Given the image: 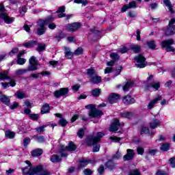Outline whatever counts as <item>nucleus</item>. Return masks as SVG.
I'll use <instances>...</instances> for the list:
<instances>
[{"label":"nucleus","instance_id":"f8f14e48","mask_svg":"<svg viewBox=\"0 0 175 175\" xmlns=\"http://www.w3.org/2000/svg\"><path fill=\"white\" fill-rule=\"evenodd\" d=\"M76 148H77V147L75 145V144H73L72 142H69L68 146H62L60 148L62 151H75V150H76Z\"/></svg>","mask_w":175,"mask_h":175},{"label":"nucleus","instance_id":"0e129e2a","mask_svg":"<svg viewBox=\"0 0 175 175\" xmlns=\"http://www.w3.org/2000/svg\"><path fill=\"white\" fill-rule=\"evenodd\" d=\"M129 175H142L140 172L137 170H134L133 171L131 172Z\"/></svg>","mask_w":175,"mask_h":175},{"label":"nucleus","instance_id":"bf43d9fd","mask_svg":"<svg viewBox=\"0 0 175 175\" xmlns=\"http://www.w3.org/2000/svg\"><path fill=\"white\" fill-rule=\"evenodd\" d=\"M137 154H139V155H143V154H144V148H142V147H138L137 148Z\"/></svg>","mask_w":175,"mask_h":175},{"label":"nucleus","instance_id":"a878e982","mask_svg":"<svg viewBox=\"0 0 175 175\" xmlns=\"http://www.w3.org/2000/svg\"><path fill=\"white\" fill-rule=\"evenodd\" d=\"M47 113H50V105L44 104L41 109V114H46Z\"/></svg>","mask_w":175,"mask_h":175},{"label":"nucleus","instance_id":"864d4df0","mask_svg":"<svg viewBox=\"0 0 175 175\" xmlns=\"http://www.w3.org/2000/svg\"><path fill=\"white\" fill-rule=\"evenodd\" d=\"M40 175H50V172L47 170H43V167H42L41 170L38 172Z\"/></svg>","mask_w":175,"mask_h":175},{"label":"nucleus","instance_id":"0eeeda50","mask_svg":"<svg viewBox=\"0 0 175 175\" xmlns=\"http://www.w3.org/2000/svg\"><path fill=\"white\" fill-rule=\"evenodd\" d=\"M154 76L150 75L148 79H147V82L149 83L148 85L146 87V90H148L149 88H154V90H158L159 87H161V85L159 83H155V81H152L153 79Z\"/></svg>","mask_w":175,"mask_h":175},{"label":"nucleus","instance_id":"13d9d810","mask_svg":"<svg viewBox=\"0 0 175 175\" xmlns=\"http://www.w3.org/2000/svg\"><path fill=\"white\" fill-rule=\"evenodd\" d=\"M29 143H31V139H29V138H25V139H23V146H24L25 147H27V146L28 144H29Z\"/></svg>","mask_w":175,"mask_h":175},{"label":"nucleus","instance_id":"423d86ee","mask_svg":"<svg viewBox=\"0 0 175 175\" xmlns=\"http://www.w3.org/2000/svg\"><path fill=\"white\" fill-rule=\"evenodd\" d=\"M134 59L137 61V64H135L137 68H146L147 66V63L146 62V57L142 55H138L136 56Z\"/></svg>","mask_w":175,"mask_h":175},{"label":"nucleus","instance_id":"6e6552de","mask_svg":"<svg viewBox=\"0 0 175 175\" xmlns=\"http://www.w3.org/2000/svg\"><path fill=\"white\" fill-rule=\"evenodd\" d=\"M68 92L69 89L68 88H63L55 91L53 95L55 98H61V96H66Z\"/></svg>","mask_w":175,"mask_h":175},{"label":"nucleus","instance_id":"f257e3e1","mask_svg":"<svg viewBox=\"0 0 175 175\" xmlns=\"http://www.w3.org/2000/svg\"><path fill=\"white\" fill-rule=\"evenodd\" d=\"M105 134L103 133L99 132L97 133L96 137L89 136L86 139V143L88 146H93V152H98L100 148V146L98 145L96 143L100 141V139L103 137Z\"/></svg>","mask_w":175,"mask_h":175},{"label":"nucleus","instance_id":"c9c22d12","mask_svg":"<svg viewBox=\"0 0 175 175\" xmlns=\"http://www.w3.org/2000/svg\"><path fill=\"white\" fill-rule=\"evenodd\" d=\"M38 65L39 64H29L27 68V72H33L35 70H38Z\"/></svg>","mask_w":175,"mask_h":175},{"label":"nucleus","instance_id":"9b49d317","mask_svg":"<svg viewBox=\"0 0 175 175\" xmlns=\"http://www.w3.org/2000/svg\"><path fill=\"white\" fill-rule=\"evenodd\" d=\"M103 115V112L102 111L98 110V109H91V111L89 113L90 117H92V118H98V117H100V116Z\"/></svg>","mask_w":175,"mask_h":175},{"label":"nucleus","instance_id":"c03bdc74","mask_svg":"<svg viewBox=\"0 0 175 175\" xmlns=\"http://www.w3.org/2000/svg\"><path fill=\"white\" fill-rule=\"evenodd\" d=\"M16 62L18 65H24L27 62V59L25 58L18 57Z\"/></svg>","mask_w":175,"mask_h":175},{"label":"nucleus","instance_id":"09e8293b","mask_svg":"<svg viewBox=\"0 0 175 175\" xmlns=\"http://www.w3.org/2000/svg\"><path fill=\"white\" fill-rule=\"evenodd\" d=\"M44 128H46V126H41L38 128H36V131L37 133H42V132H44Z\"/></svg>","mask_w":175,"mask_h":175},{"label":"nucleus","instance_id":"6e6d98bb","mask_svg":"<svg viewBox=\"0 0 175 175\" xmlns=\"http://www.w3.org/2000/svg\"><path fill=\"white\" fill-rule=\"evenodd\" d=\"M158 152V150L157 149H149L148 154L149 155H155Z\"/></svg>","mask_w":175,"mask_h":175},{"label":"nucleus","instance_id":"e433bc0d","mask_svg":"<svg viewBox=\"0 0 175 175\" xmlns=\"http://www.w3.org/2000/svg\"><path fill=\"white\" fill-rule=\"evenodd\" d=\"M46 50V45L43 43H40L38 44L37 51L38 53H42V51H44Z\"/></svg>","mask_w":175,"mask_h":175},{"label":"nucleus","instance_id":"bb28decb","mask_svg":"<svg viewBox=\"0 0 175 175\" xmlns=\"http://www.w3.org/2000/svg\"><path fill=\"white\" fill-rule=\"evenodd\" d=\"M42 154H43V150L40 148L35 149L31 152V155L33 157H40Z\"/></svg>","mask_w":175,"mask_h":175},{"label":"nucleus","instance_id":"20e7f679","mask_svg":"<svg viewBox=\"0 0 175 175\" xmlns=\"http://www.w3.org/2000/svg\"><path fill=\"white\" fill-rule=\"evenodd\" d=\"M0 17L4 20L6 24H12L14 21V18H10L8 14L5 12V6L0 5Z\"/></svg>","mask_w":175,"mask_h":175},{"label":"nucleus","instance_id":"58836bf2","mask_svg":"<svg viewBox=\"0 0 175 175\" xmlns=\"http://www.w3.org/2000/svg\"><path fill=\"white\" fill-rule=\"evenodd\" d=\"M29 64L39 65V63L38 62V59H36V57L35 56H31L30 57V59H29Z\"/></svg>","mask_w":175,"mask_h":175},{"label":"nucleus","instance_id":"dca6fc26","mask_svg":"<svg viewBox=\"0 0 175 175\" xmlns=\"http://www.w3.org/2000/svg\"><path fill=\"white\" fill-rule=\"evenodd\" d=\"M64 51L65 57L67 58V59H71L73 55H75V53L70 51V47L64 46Z\"/></svg>","mask_w":175,"mask_h":175},{"label":"nucleus","instance_id":"39448f33","mask_svg":"<svg viewBox=\"0 0 175 175\" xmlns=\"http://www.w3.org/2000/svg\"><path fill=\"white\" fill-rule=\"evenodd\" d=\"M161 47L166 49L167 52H174V47L171 46L172 44H174V40L172 39L165 40L161 42Z\"/></svg>","mask_w":175,"mask_h":175},{"label":"nucleus","instance_id":"f03ea898","mask_svg":"<svg viewBox=\"0 0 175 175\" xmlns=\"http://www.w3.org/2000/svg\"><path fill=\"white\" fill-rule=\"evenodd\" d=\"M51 21H54V18L53 16H49L45 20L39 19L37 21V32L36 34L38 36H42V35H44L46 33V25L51 23Z\"/></svg>","mask_w":175,"mask_h":175},{"label":"nucleus","instance_id":"052dcab7","mask_svg":"<svg viewBox=\"0 0 175 175\" xmlns=\"http://www.w3.org/2000/svg\"><path fill=\"white\" fill-rule=\"evenodd\" d=\"M128 16H129V17L134 18L137 16V14H136V12L135 11H130L128 13Z\"/></svg>","mask_w":175,"mask_h":175},{"label":"nucleus","instance_id":"aec40b11","mask_svg":"<svg viewBox=\"0 0 175 175\" xmlns=\"http://www.w3.org/2000/svg\"><path fill=\"white\" fill-rule=\"evenodd\" d=\"M90 83H92L93 84H99L100 81H102V78L98 75H94L90 79Z\"/></svg>","mask_w":175,"mask_h":175},{"label":"nucleus","instance_id":"9d476101","mask_svg":"<svg viewBox=\"0 0 175 175\" xmlns=\"http://www.w3.org/2000/svg\"><path fill=\"white\" fill-rule=\"evenodd\" d=\"M126 154L123 157L124 161H132L135 158L136 152L132 149H127Z\"/></svg>","mask_w":175,"mask_h":175},{"label":"nucleus","instance_id":"338daca9","mask_svg":"<svg viewBox=\"0 0 175 175\" xmlns=\"http://www.w3.org/2000/svg\"><path fill=\"white\" fill-rule=\"evenodd\" d=\"M156 175H169V174L165 171L158 170L156 173Z\"/></svg>","mask_w":175,"mask_h":175},{"label":"nucleus","instance_id":"ddd939ff","mask_svg":"<svg viewBox=\"0 0 175 175\" xmlns=\"http://www.w3.org/2000/svg\"><path fill=\"white\" fill-rule=\"evenodd\" d=\"M120 125H121V124L120 123V120L116 119L113 121V122L111 124V125L109 128V131L111 132H117V131H118V128H119Z\"/></svg>","mask_w":175,"mask_h":175},{"label":"nucleus","instance_id":"79ce46f5","mask_svg":"<svg viewBox=\"0 0 175 175\" xmlns=\"http://www.w3.org/2000/svg\"><path fill=\"white\" fill-rule=\"evenodd\" d=\"M87 75L88 76H90L91 79L93 76H96V73H95V70L92 68L88 69Z\"/></svg>","mask_w":175,"mask_h":175},{"label":"nucleus","instance_id":"f3484780","mask_svg":"<svg viewBox=\"0 0 175 175\" xmlns=\"http://www.w3.org/2000/svg\"><path fill=\"white\" fill-rule=\"evenodd\" d=\"M159 100H162V96H159L157 98L151 100L149 103V104L148 105V109L151 110V109H152V107H154V106H155V105H157V103H158V102H159Z\"/></svg>","mask_w":175,"mask_h":175},{"label":"nucleus","instance_id":"412c9836","mask_svg":"<svg viewBox=\"0 0 175 175\" xmlns=\"http://www.w3.org/2000/svg\"><path fill=\"white\" fill-rule=\"evenodd\" d=\"M161 125V121L153 119L150 122V126L152 129H155V128H158Z\"/></svg>","mask_w":175,"mask_h":175},{"label":"nucleus","instance_id":"5701e85b","mask_svg":"<svg viewBox=\"0 0 175 175\" xmlns=\"http://www.w3.org/2000/svg\"><path fill=\"white\" fill-rule=\"evenodd\" d=\"M0 100L2 103H4V105H9L10 103V99L5 95L0 94Z\"/></svg>","mask_w":175,"mask_h":175},{"label":"nucleus","instance_id":"774afa93","mask_svg":"<svg viewBox=\"0 0 175 175\" xmlns=\"http://www.w3.org/2000/svg\"><path fill=\"white\" fill-rule=\"evenodd\" d=\"M83 173L85 175H92V172L91 170L90 169H85L84 171H83Z\"/></svg>","mask_w":175,"mask_h":175},{"label":"nucleus","instance_id":"4be33fe9","mask_svg":"<svg viewBox=\"0 0 175 175\" xmlns=\"http://www.w3.org/2000/svg\"><path fill=\"white\" fill-rule=\"evenodd\" d=\"M175 33V26L170 27L168 26L167 29L165 30V35L166 36H170V35H174Z\"/></svg>","mask_w":175,"mask_h":175},{"label":"nucleus","instance_id":"473e14b6","mask_svg":"<svg viewBox=\"0 0 175 175\" xmlns=\"http://www.w3.org/2000/svg\"><path fill=\"white\" fill-rule=\"evenodd\" d=\"M15 96H16V98H18V99H24L25 98H28V96H27V94H25L23 92H18L15 93Z\"/></svg>","mask_w":175,"mask_h":175},{"label":"nucleus","instance_id":"69168bd1","mask_svg":"<svg viewBox=\"0 0 175 175\" xmlns=\"http://www.w3.org/2000/svg\"><path fill=\"white\" fill-rule=\"evenodd\" d=\"M29 118L31 120H38L39 118V114H30Z\"/></svg>","mask_w":175,"mask_h":175},{"label":"nucleus","instance_id":"b1692460","mask_svg":"<svg viewBox=\"0 0 175 175\" xmlns=\"http://www.w3.org/2000/svg\"><path fill=\"white\" fill-rule=\"evenodd\" d=\"M133 84L134 83L132 81H127V83H126V84L123 87V90L124 91V92H128L129 88H131V87H133Z\"/></svg>","mask_w":175,"mask_h":175},{"label":"nucleus","instance_id":"de8ad7c7","mask_svg":"<svg viewBox=\"0 0 175 175\" xmlns=\"http://www.w3.org/2000/svg\"><path fill=\"white\" fill-rule=\"evenodd\" d=\"M169 148H170L169 144H163L161 146V150L162 151H167V150H169Z\"/></svg>","mask_w":175,"mask_h":175},{"label":"nucleus","instance_id":"680f3d73","mask_svg":"<svg viewBox=\"0 0 175 175\" xmlns=\"http://www.w3.org/2000/svg\"><path fill=\"white\" fill-rule=\"evenodd\" d=\"M18 53V48H14L10 53V55H14V54H17Z\"/></svg>","mask_w":175,"mask_h":175},{"label":"nucleus","instance_id":"a211bd4d","mask_svg":"<svg viewBox=\"0 0 175 175\" xmlns=\"http://www.w3.org/2000/svg\"><path fill=\"white\" fill-rule=\"evenodd\" d=\"M123 103L124 105H132V103H135V98H132V96L127 95L123 98Z\"/></svg>","mask_w":175,"mask_h":175},{"label":"nucleus","instance_id":"8fccbe9b","mask_svg":"<svg viewBox=\"0 0 175 175\" xmlns=\"http://www.w3.org/2000/svg\"><path fill=\"white\" fill-rule=\"evenodd\" d=\"M169 163L171 167H175V157H172L169 160Z\"/></svg>","mask_w":175,"mask_h":175},{"label":"nucleus","instance_id":"37998d69","mask_svg":"<svg viewBox=\"0 0 175 175\" xmlns=\"http://www.w3.org/2000/svg\"><path fill=\"white\" fill-rule=\"evenodd\" d=\"M147 45L149 49H152V50L155 49V42H154V40L148 41Z\"/></svg>","mask_w":175,"mask_h":175},{"label":"nucleus","instance_id":"c756f323","mask_svg":"<svg viewBox=\"0 0 175 175\" xmlns=\"http://www.w3.org/2000/svg\"><path fill=\"white\" fill-rule=\"evenodd\" d=\"M9 71L0 72V80H10V77L8 76Z\"/></svg>","mask_w":175,"mask_h":175},{"label":"nucleus","instance_id":"4d7b16f0","mask_svg":"<svg viewBox=\"0 0 175 175\" xmlns=\"http://www.w3.org/2000/svg\"><path fill=\"white\" fill-rule=\"evenodd\" d=\"M74 3H82V5H87V0H74Z\"/></svg>","mask_w":175,"mask_h":175},{"label":"nucleus","instance_id":"72a5a7b5","mask_svg":"<svg viewBox=\"0 0 175 175\" xmlns=\"http://www.w3.org/2000/svg\"><path fill=\"white\" fill-rule=\"evenodd\" d=\"M120 116L122 118H128L129 120V118H132V117H133V113L131 112H123L120 114Z\"/></svg>","mask_w":175,"mask_h":175},{"label":"nucleus","instance_id":"f704fd0d","mask_svg":"<svg viewBox=\"0 0 175 175\" xmlns=\"http://www.w3.org/2000/svg\"><path fill=\"white\" fill-rule=\"evenodd\" d=\"M105 166L108 167V169L113 170L116 167V163H114L112 160H109L106 163Z\"/></svg>","mask_w":175,"mask_h":175},{"label":"nucleus","instance_id":"4c0bfd02","mask_svg":"<svg viewBox=\"0 0 175 175\" xmlns=\"http://www.w3.org/2000/svg\"><path fill=\"white\" fill-rule=\"evenodd\" d=\"M92 96L98 97L100 95V89L95 88L92 92Z\"/></svg>","mask_w":175,"mask_h":175},{"label":"nucleus","instance_id":"a19ab883","mask_svg":"<svg viewBox=\"0 0 175 175\" xmlns=\"http://www.w3.org/2000/svg\"><path fill=\"white\" fill-rule=\"evenodd\" d=\"M33 139H35V140H37L38 143H44V137L40 135V136H36L34 135L33 137Z\"/></svg>","mask_w":175,"mask_h":175},{"label":"nucleus","instance_id":"2eb2a0df","mask_svg":"<svg viewBox=\"0 0 175 175\" xmlns=\"http://www.w3.org/2000/svg\"><path fill=\"white\" fill-rule=\"evenodd\" d=\"M88 163H92V160L81 159L79 161L78 169H83V167H85V166H87V165H88Z\"/></svg>","mask_w":175,"mask_h":175},{"label":"nucleus","instance_id":"1a4fd4ad","mask_svg":"<svg viewBox=\"0 0 175 175\" xmlns=\"http://www.w3.org/2000/svg\"><path fill=\"white\" fill-rule=\"evenodd\" d=\"M81 27V23H73L67 25L66 27V29L68 31V32H75L77 31V29H80Z\"/></svg>","mask_w":175,"mask_h":175},{"label":"nucleus","instance_id":"5fc2aeb1","mask_svg":"<svg viewBox=\"0 0 175 175\" xmlns=\"http://www.w3.org/2000/svg\"><path fill=\"white\" fill-rule=\"evenodd\" d=\"M74 54L75 55H81V54H83V49L81 48H78L75 52Z\"/></svg>","mask_w":175,"mask_h":175},{"label":"nucleus","instance_id":"e2e57ef3","mask_svg":"<svg viewBox=\"0 0 175 175\" xmlns=\"http://www.w3.org/2000/svg\"><path fill=\"white\" fill-rule=\"evenodd\" d=\"M78 137H80V139H83V137L84 136V130L80 129L77 133Z\"/></svg>","mask_w":175,"mask_h":175},{"label":"nucleus","instance_id":"a18cd8bd","mask_svg":"<svg viewBox=\"0 0 175 175\" xmlns=\"http://www.w3.org/2000/svg\"><path fill=\"white\" fill-rule=\"evenodd\" d=\"M110 57L115 62L120 59V55L116 53H111Z\"/></svg>","mask_w":175,"mask_h":175},{"label":"nucleus","instance_id":"3c124183","mask_svg":"<svg viewBox=\"0 0 175 175\" xmlns=\"http://www.w3.org/2000/svg\"><path fill=\"white\" fill-rule=\"evenodd\" d=\"M59 122L62 126H66V125L68 124V121L64 118H61Z\"/></svg>","mask_w":175,"mask_h":175},{"label":"nucleus","instance_id":"2f4dec72","mask_svg":"<svg viewBox=\"0 0 175 175\" xmlns=\"http://www.w3.org/2000/svg\"><path fill=\"white\" fill-rule=\"evenodd\" d=\"M28 72V70L27 68H20L15 71V75L16 76H21L23 75H25V73H27Z\"/></svg>","mask_w":175,"mask_h":175},{"label":"nucleus","instance_id":"7c9ffc66","mask_svg":"<svg viewBox=\"0 0 175 175\" xmlns=\"http://www.w3.org/2000/svg\"><path fill=\"white\" fill-rule=\"evenodd\" d=\"M36 44H38L36 41H29L28 42L24 43L23 46L27 47V49H30L31 47H34V46H36Z\"/></svg>","mask_w":175,"mask_h":175},{"label":"nucleus","instance_id":"603ef678","mask_svg":"<svg viewBox=\"0 0 175 175\" xmlns=\"http://www.w3.org/2000/svg\"><path fill=\"white\" fill-rule=\"evenodd\" d=\"M121 157V153L118 151L115 154L113 155L112 159H120Z\"/></svg>","mask_w":175,"mask_h":175},{"label":"nucleus","instance_id":"cd10ccee","mask_svg":"<svg viewBox=\"0 0 175 175\" xmlns=\"http://www.w3.org/2000/svg\"><path fill=\"white\" fill-rule=\"evenodd\" d=\"M163 3L169 9V11L170 12V13H174V10H173V8L172 7V2H170V0H163Z\"/></svg>","mask_w":175,"mask_h":175},{"label":"nucleus","instance_id":"c85d7f7f","mask_svg":"<svg viewBox=\"0 0 175 175\" xmlns=\"http://www.w3.org/2000/svg\"><path fill=\"white\" fill-rule=\"evenodd\" d=\"M130 49L135 53H140V50H142V47L137 44L131 45Z\"/></svg>","mask_w":175,"mask_h":175},{"label":"nucleus","instance_id":"4468645a","mask_svg":"<svg viewBox=\"0 0 175 175\" xmlns=\"http://www.w3.org/2000/svg\"><path fill=\"white\" fill-rule=\"evenodd\" d=\"M136 8V1H133L129 3V5H123L122 8V13H125L128 9H135Z\"/></svg>","mask_w":175,"mask_h":175},{"label":"nucleus","instance_id":"393cba45","mask_svg":"<svg viewBox=\"0 0 175 175\" xmlns=\"http://www.w3.org/2000/svg\"><path fill=\"white\" fill-rule=\"evenodd\" d=\"M51 161L53 163H58V162H61V161H62V159L57 154H53L51 157Z\"/></svg>","mask_w":175,"mask_h":175},{"label":"nucleus","instance_id":"7ed1b4c3","mask_svg":"<svg viewBox=\"0 0 175 175\" xmlns=\"http://www.w3.org/2000/svg\"><path fill=\"white\" fill-rule=\"evenodd\" d=\"M25 163H26L27 166L21 168L23 174L35 175L38 174L39 172L42 170V165L32 167V163H31V162L28 160L25 161Z\"/></svg>","mask_w":175,"mask_h":175},{"label":"nucleus","instance_id":"49530a36","mask_svg":"<svg viewBox=\"0 0 175 175\" xmlns=\"http://www.w3.org/2000/svg\"><path fill=\"white\" fill-rule=\"evenodd\" d=\"M147 133H150V129L148 127H143L141 131V134L147 135Z\"/></svg>","mask_w":175,"mask_h":175},{"label":"nucleus","instance_id":"ea45409f","mask_svg":"<svg viewBox=\"0 0 175 175\" xmlns=\"http://www.w3.org/2000/svg\"><path fill=\"white\" fill-rule=\"evenodd\" d=\"M15 135L16 134L13 131H5V137H8V139H13Z\"/></svg>","mask_w":175,"mask_h":175},{"label":"nucleus","instance_id":"6ab92c4d","mask_svg":"<svg viewBox=\"0 0 175 175\" xmlns=\"http://www.w3.org/2000/svg\"><path fill=\"white\" fill-rule=\"evenodd\" d=\"M118 99H120V95L116 94H111L109 96L108 100L109 103L113 104L116 103V102H117Z\"/></svg>","mask_w":175,"mask_h":175}]
</instances>
